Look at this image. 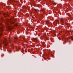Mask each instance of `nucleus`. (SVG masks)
<instances>
[{
    "instance_id": "nucleus-8",
    "label": "nucleus",
    "mask_w": 73,
    "mask_h": 73,
    "mask_svg": "<svg viewBox=\"0 0 73 73\" xmlns=\"http://www.w3.org/2000/svg\"><path fill=\"white\" fill-rule=\"evenodd\" d=\"M3 15L4 16H7V15H8V14L4 13L3 14Z\"/></svg>"
},
{
    "instance_id": "nucleus-4",
    "label": "nucleus",
    "mask_w": 73,
    "mask_h": 73,
    "mask_svg": "<svg viewBox=\"0 0 73 73\" xmlns=\"http://www.w3.org/2000/svg\"><path fill=\"white\" fill-rule=\"evenodd\" d=\"M15 0H8V3H12L13 2H15Z\"/></svg>"
},
{
    "instance_id": "nucleus-2",
    "label": "nucleus",
    "mask_w": 73,
    "mask_h": 73,
    "mask_svg": "<svg viewBox=\"0 0 73 73\" xmlns=\"http://www.w3.org/2000/svg\"><path fill=\"white\" fill-rule=\"evenodd\" d=\"M67 40H69L70 41V40L73 41V36H70L69 38H67Z\"/></svg>"
},
{
    "instance_id": "nucleus-10",
    "label": "nucleus",
    "mask_w": 73,
    "mask_h": 73,
    "mask_svg": "<svg viewBox=\"0 0 73 73\" xmlns=\"http://www.w3.org/2000/svg\"><path fill=\"white\" fill-rule=\"evenodd\" d=\"M61 20H62V21H63V19H61Z\"/></svg>"
},
{
    "instance_id": "nucleus-12",
    "label": "nucleus",
    "mask_w": 73,
    "mask_h": 73,
    "mask_svg": "<svg viewBox=\"0 0 73 73\" xmlns=\"http://www.w3.org/2000/svg\"><path fill=\"white\" fill-rule=\"evenodd\" d=\"M10 52H11V50H10Z\"/></svg>"
},
{
    "instance_id": "nucleus-9",
    "label": "nucleus",
    "mask_w": 73,
    "mask_h": 73,
    "mask_svg": "<svg viewBox=\"0 0 73 73\" xmlns=\"http://www.w3.org/2000/svg\"><path fill=\"white\" fill-rule=\"evenodd\" d=\"M48 24V21H47L46 22V23L45 24Z\"/></svg>"
},
{
    "instance_id": "nucleus-7",
    "label": "nucleus",
    "mask_w": 73,
    "mask_h": 73,
    "mask_svg": "<svg viewBox=\"0 0 73 73\" xmlns=\"http://www.w3.org/2000/svg\"><path fill=\"white\" fill-rule=\"evenodd\" d=\"M34 11H35L36 12H37V11H38V9H34Z\"/></svg>"
},
{
    "instance_id": "nucleus-5",
    "label": "nucleus",
    "mask_w": 73,
    "mask_h": 73,
    "mask_svg": "<svg viewBox=\"0 0 73 73\" xmlns=\"http://www.w3.org/2000/svg\"><path fill=\"white\" fill-rule=\"evenodd\" d=\"M3 27L0 28V32H1V31H3ZM0 35L2 36V33H0Z\"/></svg>"
},
{
    "instance_id": "nucleus-3",
    "label": "nucleus",
    "mask_w": 73,
    "mask_h": 73,
    "mask_svg": "<svg viewBox=\"0 0 73 73\" xmlns=\"http://www.w3.org/2000/svg\"><path fill=\"white\" fill-rule=\"evenodd\" d=\"M3 42L5 46H7V44H8V42L7 41V40L6 39H5V41Z\"/></svg>"
},
{
    "instance_id": "nucleus-11",
    "label": "nucleus",
    "mask_w": 73,
    "mask_h": 73,
    "mask_svg": "<svg viewBox=\"0 0 73 73\" xmlns=\"http://www.w3.org/2000/svg\"><path fill=\"white\" fill-rule=\"evenodd\" d=\"M0 47H1V44H0Z\"/></svg>"
},
{
    "instance_id": "nucleus-13",
    "label": "nucleus",
    "mask_w": 73,
    "mask_h": 73,
    "mask_svg": "<svg viewBox=\"0 0 73 73\" xmlns=\"http://www.w3.org/2000/svg\"><path fill=\"white\" fill-rule=\"evenodd\" d=\"M0 14H1V13H0Z\"/></svg>"
},
{
    "instance_id": "nucleus-6",
    "label": "nucleus",
    "mask_w": 73,
    "mask_h": 73,
    "mask_svg": "<svg viewBox=\"0 0 73 73\" xmlns=\"http://www.w3.org/2000/svg\"><path fill=\"white\" fill-rule=\"evenodd\" d=\"M33 39L34 42L36 41H37V38H33Z\"/></svg>"
},
{
    "instance_id": "nucleus-1",
    "label": "nucleus",
    "mask_w": 73,
    "mask_h": 73,
    "mask_svg": "<svg viewBox=\"0 0 73 73\" xmlns=\"http://www.w3.org/2000/svg\"><path fill=\"white\" fill-rule=\"evenodd\" d=\"M4 22L7 25V28L9 29H11L12 28V27L9 26V25L10 24H14L15 23V20L13 19H6V20H4L3 18H1V22Z\"/></svg>"
}]
</instances>
